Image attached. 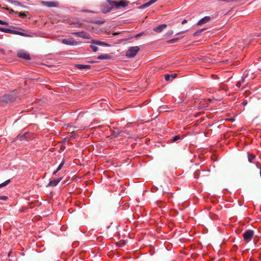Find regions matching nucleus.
I'll use <instances>...</instances> for the list:
<instances>
[{"label": "nucleus", "instance_id": "f257e3e1", "mask_svg": "<svg viewBox=\"0 0 261 261\" xmlns=\"http://www.w3.org/2000/svg\"><path fill=\"white\" fill-rule=\"evenodd\" d=\"M114 6L115 9H119L128 6L129 2L126 0L112 1L111 2Z\"/></svg>", "mask_w": 261, "mask_h": 261}, {"label": "nucleus", "instance_id": "f03ea898", "mask_svg": "<svg viewBox=\"0 0 261 261\" xmlns=\"http://www.w3.org/2000/svg\"><path fill=\"white\" fill-rule=\"evenodd\" d=\"M112 0H107V3L103 4L101 7V11L103 13H107L110 12L111 10L115 9L114 6H113Z\"/></svg>", "mask_w": 261, "mask_h": 261}, {"label": "nucleus", "instance_id": "7ed1b4c3", "mask_svg": "<svg viewBox=\"0 0 261 261\" xmlns=\"http://www.w3.org/2000/svg\"><path fill=\"white\" fill-rule=\"evenodd\" d=\"M139 50L140 48L138 46L130 47L126 52L125 55L128 58H133L138 54Z\"/></svg>", "mask_w": 261, "mask_h": 261}, {"label": "nucleus", "instance_id": "20e7f679", "mask_svg": "<svg viewBox=\"0 0 261 261\" xmlns=\"http://www.w3.org/2000/svg\"><path fill=\"white\" fill-rule=\"evenodd\" d=\"M62 42L66 45L74 46L78 44L77 41H76L73 38L69 37L68 38L63 39L62 40Z\"/></svg>", "mask_w": 261, "mask_h": 261}, {"label": "nucleus", "instance_id": "39448f33", "mask_svg": "<svg viewBox=\"0 0 261 261\" xmlns=\"http://www.w3.org/2000/svg\"><path fill=\"white\" fill-rule=\"evenodd\" d=\"M254 235V232L251 229L246 230L243 234L244 240L247 242H249L252 238Z\"/></svg>", "mask_w": 261, "mask_h": 261}, {"label": "nucleus", "instance_id": "423d86ee", "mask_svg": "<svg viewBox=\"0 0 261 261\" xmlns=\"http://www.w3.org/2000/svg\"><path fill=\"white\" fill-rule=\"evenodd\" d=\"M17 56L20 58H22L26 60H29L31 59L30 55L26 51L23 50H20L17 51Z\"/></svg>", "mask_w": 261, "mask_h": 261}, {"label": "nucleus", "instance_id": "0eeeda50", "mask_svg": "<svg viewBox=\"0 0 261 261\" xmlns=\"http://www.w3.org/2000/svg\"><path fill=\"white\" fill-rule=\"evenodd\" d=\"M72 34L84 39H89L91 38V36L88 33L84 31L74 32Z\"/></svg>", "mask_w": 261, "mask_h": 261}, {"label": "nucleus", "instance_id": "6e6552de", "mask_svg": "<svg viewBox=\"0 0 261 261\" xmlns=\"http://www.w3.org/2000/svg\"><path fill=\"white\" fill-rule=\"evenodd\" d=\"M42 4L48 7H57L58 3L53 1H42Z\"/></svg>", "mask_w": 261, "mask_h": 261}, {"label": "nucleus", "instance_id": "1a4fd4ad", "mask_svg": "<svg viewBox=\"0 0 261 261\" xmlns=\"http://www.w3.org/2000/svg\"><path fill=\"white\" fill-rule=\"evenodd\" d=\"M211 19V18L210 16H205L204 17L202 18V19H200L199 21L197 23V24L199 25H202L204 23H206L208 22Z\"/></svg>", "mask_w": 261, "mask_h": 261}, {"label": "nucleus", "instance_id": "9d476101", "mask_svg": "<svg viewBox=\"0 0 261 261\" xmlns=\"http://www.w3.org/2000/svg\"><path fill=\"white\" fill-rule=\"evenodd\" d=\"M166 24H162L154 28L153 30L157 33H160L162 32L165 29H166Z\"/></svg>", "mask_w": 261, "mask_h": 261}, {"label": "nucleus", "instance_id": "9b49d317", "mask_svg": "<svg viewBox=\"0 0 261 261\" xmlns=\"http://www.w3.org/2000/svg\"><path fill=\"white\" fill-rule=\"evenodd\" d=\"M62 178H59V179H54L53 180H51L49 183V186L52 187H55L57 186L59 182L61 180Z\"/></svg>", "mask_w": 261, "mask_h": 261}, {"label": "nucleus", "instance_id": "f8f14e48", "mask_svg": "<svg viewBox=\"0 0 261 261\" xmlns=\"http://www.w3.org/2000/svg\"><path fill=\"white\" fill-rule=\"evenodd\" d=\"M111 56L108 54H102L99 56L97 58L99 60H109L110 59Z\"/></svg>", "mask_w": 261, "mask_h": 261}, {"label": "nucleus", "instance_id": "ddd939ff", "mask_svg": "<svg viewBox=\"0 0 261 261\" xmlns=\"http://www.w3.org/2000/svg\"><path fill=\"white\" fill-rule=\"evenodd\" d=\"M12 31H13V32H11V34H17V35H19L22 36H29V35L28 34L22 33V32H21L17 31L15 30H12Z\"/></svg>", "mask_w": 261, "mask_h": 261}, {"label": "nucleus", "instance_id": "4468645a", "mask_svg": "<svg viewBox=\"0 0 261 261\" xmlns=\"http://www.w3.org/2000/svg\"><path fill=\"white\" fill-rule=\"evenodd\" d=\"M255 158V155L252 153H248V159L250 163H252Z\"/></svg>", "mask_w": 261, "mask_h": 261}, {"label": "nucleus", "instance_id": "2eb2a0df", "mask_svg": "<svg viewBox=\"0 0 261 261\" xmlns=\"http://www.w3.org/2000/svg\"><path fill=\"white\" fill-rule=\"evenodd\" d=\"M93 42L94 44H97V45H104V46H110L109 44H107L106 43L100 41H93Z\"/></svg>", "mask_w": 261, "mask_h": 261}, {"label": "nucleus", "instance_id": "dca6fc26", "mask_svg": "<svg viewBox=\"0 0 261 261\" xmlns=\"http://www.w3.org/2000/svg\"><path fill=\"white\" fill-rule=\"evenodd\" d=\"M244 82H245V77H242V79L240 81H238V83H237V84H236L237 88H238V89L240 88V87L241 86L242 84L244 83Z\"/></svg>", "mask_w": 261, "mask_h": 261}, {"label": "nucleus", "instance_id": "f3484780", "mask_svg": "<svg viewBox=\"0 0 261 261\" xmlns=\"http://www.w3.org/2000/svg\"><path fill=\"white\" fill-rule=\"evenodd\" d=\"M7 2L12 4H14L15 5H16V6H22V4L21 3L18 2V1H14V0H6Z\"/></svg>", "mask_w": 261, "mask_h": 261}, {"label": "nucleus", "instance_id": "a211bd4d", "mask_svg": "<svg viewBox=\"0 0 261 261\" xmlns=\"http://www.w3.org/2000/svg\"><path fill=\"white\" fill-rule=\"evenodd\" d=\"M0 31L5 32V33H10V34L11 32H13L12 30H11L9 29L4 28H2V27H0Z\"/></svg>", "mask_w": 261, "mask_h": 261}, {"label": "nucleus", "instance_id": "6ab92c4d", "mask_svg": "<svg viewBox=\"0 0 261 261\" xmlns=\"http://www.w3.org/2000/svg\"><path fill=\"white\" fill-rule=\"evenodd\" d=\"M76 67L79 69H89L90 68L89 65H84L82 64H78L76 65Z\"/></svg>", "mask_w": 261, "mask_h": 261}, {"label": "nucleus", "instance_id": "aec40b11", "mask_svg": "<svg viewBox=\"0 0 261 261\" xmlns=\"http://www.w3.org/2000/svg\"><path fill=\"white\" fill-rule=\"evenodd\" d=\"M17 139L19 140H23L27 139L26 134L22 135H18L16 137Z\"/></svg>", "mask_w": 261, "mask_h": 261}, {"label": "nucleus", "instance_id": "412c9836", "mask_svg": "<svg viewBox=\"0 0 261 261\" xmlns=\"http://www.w3.org/2000/svg\"><path fill=\"white\" fill-rule=\"evenodd\" d=\"M10 182V180L8 179L2 184H0V188L8 185Z\"/></svg>", "mask_w": 261, "mask_h": 261}, {"label": "nucleus", "instance_id": "4be33fe9", "mask_svg": "<svg viewBox=\"0 0 261 261\" xmlns=\"http://www.w3.org/2000/svg\"><path fill=\"white\" fill-rule=\"evenodd\" d=\"M72 24L75 25V27L76 28H83V24L80 22L72 23Z\"/></svg>", "mask_w": 261, "mask_h": 261}, {"label": "nucleus", "instance_id": "5701e85b", "mask_svg": "<svg viewBox=\"0 0 261 261\" xmlns=\"http://www.w3.org/2000/svg\"><path fill=\"white\" fill-rule=\"evenodd\" d=\"M16 14H18L19 16L21 18H24L27 16L26 13L24 12H18Z\"/></svg>", "mask_w": 261, "mask_h": 261}, {"label": "nucleus", "instance_id": "b1692460", "mask_svg": "<svg viewBox=\"0 0 261 261\" xmlns=\"http://www.w3.org/2000/svg\"><path fill=\"white\" fill-rule=\"evenodd\" d=\"M64 164V161H62V162L61 163V164L59 165V166L57 168V171H59V170H60L62 169Z\"/></svg>", "mask_w": 261, "mask_h": 261}, {"label": "nucleus", "instance_id": "393cba45", "mask_svg": "<svg viewBox=\"0 0 261 261\" xmlns=\"http://www.w3.org/2000/svg\"><path fill=\"white\" fill-rule=\"evenodd\" d=\"M91 48L92 49L93 51L96 52L98 50V47L95 45L91 44L90 45Z\"/></svg>", "mask_w": 261, "mask_h": 261}, {"label": "nucleus", "instance_id": "a878e982", "mask_svg": "<svg viewBox=\"0 0 261 261\" xmlns=\"http://www.w3.org/2000/svg\"><path fill=\"white\" fill-rule=\"evenodd\" d=\"M178 40V38H174L168 41L169 43H173L176 42Z\"/></svg>", "mask_w": 261, "mask_h": 261}, {"label": "nucleus", "instance_id": "bb28decb", "mask_svg": "<svg viewBox=\"0 0 261 261\" xmlns=\"http://www.w3.org/2000/svg\"><path fill=\"white\" fill-rule=\"evenodd\" d=\"M180 139V138L179 136H175L173 138L172 141L176 142L177 140H179Z\"/></svg>", "mask_w": 261, "mask_h": 261}, {"label": "nucleus", "instance_id": "cd10ccee", "mask_svg": "<svg viewBox=\"0 0 261 261\" xmlns=\"http://www.w3.org/2000/svg\"><path fill=\"white\" fill-rule=\"evenodd\" d=\"M6 9L8 10L10 14L15 13V14H16V13H18V12H14L12 9H9L8 8H6Z\"/></svg>", "mask_w": 261, "mask_h": 261}, {"label": "nucleus", "instance_id": "c85d7f7f", "mask_svg": "<svg viewBox=\"0 0 261 261\" xmlns=\"http://www.w3.org/2000/svg\"><path fill=\"white\" fill-rule=\"evenodd\" d=\"M7 199H8V197L6 196H0V200H7Z\"/></svg>", "mask_w": 261, "mask_h": 261}, {"label": "nucleus", "instance_id": "c756f323", "mask_svg": "<svg viewBox=\"0 0 261 261\" xmlns=\"http://www.w3.org/2000/svg\"><path fill=\"white\" fill-rule=\"evenodd\" d=\"M0 24L8 25V23L7 22L4 21L0 20Z\"/></svg>", "mask_w": 261, "mask_h": 261}, {"label": "nucleus", "instance_id": "7c9ffc66", "mask_svg": "<svg viewBox=\"0 0 261 261\" xmlns=\"http://www.w3.org/2000/svg\"><path fill=\"white\" fill-rule=\"evenodd\" d=\"M171 77V75L170 74H166L165 76V79L166 81H169L170 80V78Z\"/></svg>", "mask_w": 261, "mask_h": 261}, {"label": "nucleus", "instance_id": "2f4dec72", "mask_svg": "<svg viewBox=\"0 0 261 261\" xmlns=\"http://www.w3.org/2000/svg\"><path fill=\"white\" fill-rule=\"evenodd\" d=\"M104 22L103 21H99V20H97V21H96L95 22V23L96 24H102Z\"/></svg>", "mask_w": 261, "mask_h": 261}, {"label": "nucleus", "instance_id": "473e14b6", "mask_svg": "<svg viewBox=\"0 0 261 261\" xmlns=\"http://www.w3.org/2000/svg\"><path fill=\"white\" fill-rule=\"evenodd\" d=\"M199 171L198 170L196 171L194 173V175H195V177H197V175H199Z\"/></svg>", "mask_w": 261, "mask_h": 261}, {"label": "nucleus", "instance_id": "72a5a7b5", "mask_svg": "<svg viewBox=\"0 0 261 261\" xmlns=\"http://www.w3.org/2000/svg\"><path fill=\"white\" fill-rule=\"evenodd\" d=\"M187 22V20H186V19H184V20H182V21L181 22V23H182V24H184L186 23Z\"/></svg>", "mask_w": 261, "mask_h": 261}, {"label": "nucleus", "instance_id": "f704fd0d", "mask_svg": "<svg viewBox=\"0 0 261 261\" xmlns=\"http://www.w3.org/2000/svg\"><path fill=\"white\" fill-rule=\"evenodd\" d=\"M186 32H187V31H181L180 32L178 33L177 34H178H178H181L184 33H185Z\"/></svg>", "mask_w": 261, "mask_h": 261}, {"label": "nucleus", "instance_id": "c9c22d12", "mask_svg": "<svg viewBox=\"0 0 261 261\" xmlns=\"http://www.w3.org/2000/svg\"><path fill=\"white\" fill-rule=\"evenodd\" d=\"M177 75L176 74H174L173 75H171V76H172V78H175V77H176Z\"/></svg>", "mask_w": 261, "mask_h": 261}, {"label": "nucleus", "instance_id": "e433bc0d", "mask_svg": "<svg viewBox=\"0 0 261 261\" xmlns=\"http://www.w3.org/2000/svg\"><path fill=\"white\" fill-rule=\"evenodd\" d=\"M0 52H1L2 54H4V50L3 49H0Z\"/></svg>", "mask_w": 261, "mask_h": 261}, {"label": "nucleus", "instance_id": "4c0bfd02", "mask_svg": "<svg viewBox=\"0 0 261 261\" xmlns=\"http://www.w3.org/2000/svg\"><path fill=\"white\" fill-rule=\"evenodd\" d=\"M11 253H12V251L11 250L10 251H9V252L8 253V256L9 257L10 256V254H11Z\"/></svg>", "mask_w": 261, "mask_h": 261}, {"label": "nucleus", "instance_id": "58836bf2", "mask_svg": "<svg viewBox=\"0 0 261 261\" xmlns=\"http://www.w3.org/2000/svg\"><path fill=\"white\" fill-rule=\"evenodd\" d=\"M58 171H57V170L55 171L53 173V174H56Z\"/></svg>", "mask_w": 261, "mask_h": 261}, {"label": "nucleus", "instance_id": "ea45409f", "mask_svg": "<svg viewBox=\"0 0 261 261\" xmlns=\"http://www.w3.org/2000/svg\"><path fill=\"white\" fill-rule=\"evenodd\" d=\"M141 35V33H140V34H138L137 35V37H139V36H140Z\"/></svg>", "mask_w": 261, "mask_h": 261}, {"label": "nucleus", "instance_id": "a19ab883", "mask_svg": "<svg viewBox=\"0 0 261 261\" xmlns=\"http://www.w3.org/2000/svg\"><path fill=\"white\" fill-rule=\"evenodd\" d=\"M173 31H171L170 33H169V34L170 35H172V34H173Z\"/></svg>", "mask_w": 261, "mask_h": 261}, {"label": "nucleus", "instance_id": "79ce46f5", "mask_svg": "<svg viewBox=\"0 0 261 261\" xmlns=\"http://www.w3.org/2000/svg\"><path fill=\"white\" fill-rule=\"evenodd\" d=\"M223 87H224V86H223ZM221 88L222 89H225V88H224V87H222H222H221Z\"/></svg>", "mask_w": 261, "mask_h": 261}, {"label": "nucleus", "instance_id": "37998d69", "mask_svg": "<svg viewBox=\"0 0 261 261\" xmlns=\"http://www.w3.org/2000/svg\"><path fill=\"white\" fill-rule=\"evenodd\" d=\"M118 34V33H115L114 34V35H117Z\"/></svg>", "mask_w": 261, "mask_h": 261}, {"label": "nucleus", "instance_id": "c03bdc74", "mask_svg": "<svg viewBox=\"0 0 261 261\" xmlns=\"http://www.w3.org/2000/svg\"><path fill=\"white\" fill-rule=\"evenodd\" d=\"M260 177H261V170L260 171Z\"/></svg>", "mask_w": 261, "mask_h": 261}, {"label": "nucleus", "instance_id": "a18cd8bd", "mask_svg": "<svg viewBox=\"0 0 261 261\" xmlns=\"http://www.w3.org/2000/svg\"><path fill=\"white\" fill-rule=\"evenodd\" d=\"M243 104H244V105H246V103H245V102H243Z\"/></svg>", "mask_w": 261, "mask_h": 261}]
</instances>
